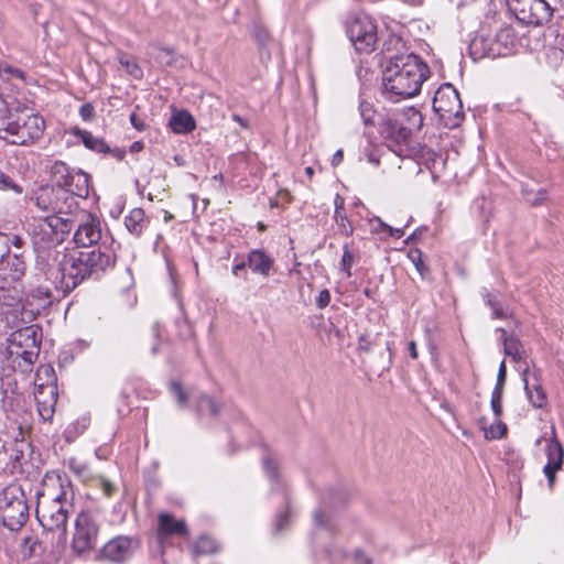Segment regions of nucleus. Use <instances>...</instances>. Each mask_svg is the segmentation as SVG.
Segmentation results:
<instances>
[{"mask_svg":"<svg viewBox=\"0 0 564 564\" xmlns=\"http://www.w3.org/2000/svg\"><path fill=\"white\" fill-rule=\"evenodd\" d=\"M116 262V249H109L106 243L98 249L55 251L51 261L53 275L47 279H59V289L64 293L75 290L84 280L99 274Z\"/></svg>","mask_w":564,"mask_h":564,"instance_id":"1","label":"nucleus"},{"mask_svg":"<svg viewBox=\"0 0 564 564\" xmlns=\"http://www.w3.org/2000/svg\"><path fill=\"white\" fill-rule=\"evenodd\" d=\"M429 76L430 68L420 56H395L382 73V94L392 102L412 98L420 93Z\"/></svg>","mask_w":564,"mask_h":564,"instance_id":"2","label":"nucleus"},{"mask_svg":"<svg viewBox=\"0 0 564 564\" xmlns=\"http://www.w3.org/2000/svg\"><path fill=\"white\" fill-rule=\"evenodd\" d=\"M72 229L68 218L62 216H46L34 219L30 225L32 245L36 254L37 265H42L45 275H53L51 261L55 251H59L67 235Z\"/></svg>","mask_w":564,"mask_h":564,"instance_id":"3","label":"nucleus"},{"mask_svg":"<svg viewBox=\"0 0 564 564\" xmlns=\"http://www.w3.org/2000/svg\"><path fill=\"white\" fill-rule=\"evenodd\" d=\"M44 127L39 115L15 110L0 119V138L11 144L28 145L42 137Z\"/></svg>","mask_w":564,"mask_h":564,"instance_id":"4","label":"nucleus"},{"mask_svg":"<svg viewBox=\"0 0 564 564\" xmlns=\"http://www.w3.org/2000/svg\"><path fill=\"white\" fill-rule=\"evenodd\" d=\"M15 328L9 338L8 351L11 357L21 359L18 366L23 370H29L39 357L41 344V329L32 323L13 326Z\"/></svg>","mask_w":564,"mask_h":564,"instance_id":"5","label":"nucleus"},{"mask_svg":"<svg viewBox=\"0 0 564 564\" xmlns=\"http://www.w3.org/2000/svg\"><path fill=\"white\" fill-rule=\"evenodd\" d=\"M512 14L524 24L542 25L551 20L564 0H507Z\"/></svg>","mask_w":564,"mask_h":564,"instance_id":"6","label":"nucleus"},{"mask_svg":"<svg viewBox=\"0 0 564 564\" xmlns=\"http://www.w3.org/2000/svg\"><path fill=\"white\" fill-rule=\"evenodd\" d=\"M61 494L50 503L39 502L36 507V518L41 525L47 531H59L63 536L66 533L68 518V491L64 481L58 477Z\"/></svg>","mask_w":564,"mask_h":564,"instance_id":"7","label":"nucleus"},{"mask_svg":"<svg viewBox=\"0 0 564 564\" xmlns=\"http://www.w3.org/2000/svg\"><path fill=\"white\" fill-rule=\"evenodd\" d=\"M29 518V507L22 490L17 486H9L0 494V519L2 524L11 531L22 528Z\"/></svg>","mask_w":564,"mask_h":564,"instance_id":"8","label":"nucleus"},{"mask_svg":"<svg viewBox=\"0 0 564 564\" xmlns=\"http://www.w3.org/2000/svg\"><path fill=\"white\" fill-rule=\"evenodd\" d=\"M433 110L447 128H456L464 120L463 104L452 84H443L434 94Z\"/></svg>","mask_w":564,"mask_h":564,"instance_id":"9","label":"nucleus"},{"mask_svg":"<svg viewBox=\"0 0 564 564\" xmlns=\"http://www.w3.org/2000/svg\"><path fill=\"white\" fill-rule=\"evenodd\" d=\"M31 200L41 212L50 214L48 216L68 215L77 205L70 194L54 186L37 188Z\"/></svg>","mask_w":564,"mask_h":564,"instance_id":"10","label":"nucleus"},{"mask_svg":"<svg viewBox=\"0 0 564 564\" xmlns=\"http://www.w3.org/2000/svg\"><path fill=\"white\" fill-rule=\"evenodd\" d=\"M99 524L96 517L87 510L78 513L75 521V532L72 541L73 551L85 554L95 549L99 536Z\"/></svg>","mask_w":564,"mask_h":564,"instance_id":"11","label":"nucleus"},{"mask_svg":"<svg viewBox=\"0 0 564 564\" xmlns=\"http://www.w3.org/2000/svg\"><path fill=\"white\" fill-rule=\"evenodd\" d=\"M22 284L14 279L0 274V306L8 324L19 326L22 308Z\"/></svg>","mask_w":564,"mask_h":564,"instance_id":"12","label":"nucleus"},{"mask_svg":"<svg viewBox=\"0 0 564 564\" xmlns=\"http://www.w3.org/2000/svg\"><path fill=\"white\" fill-rule=\"evenodd\" d=\"M347 35L355 50L370 53L377 43V25L368 15H357L346 24Z\"/></svg>","mask_w":564,"mask_h":564,"instance_id":"13","label":"nucleus"},{"mask_svg":"<svg viewBox=\"0 0 564 564\" xmlns=\"http://www.w3.org/2000/svg\"><path fill=\"white\" fill-rule=\"evenodd\" d=\"M74 242L79 248L98 249L101 245L106 243L109 249H115V241L104 234L101 221L91 215H88L86 220L80 223L74 234Z\"/></svg>","mask_w":564,"mask_h":564,"instance_id":"14","label":"nucleus"},{"mask_svg":"<svg viewBox=\"0 0 564 564\" xmlns=\"http://www.w3.org/2000/svg\"><path fill=\"white\" fill-rule=\"evenodd\" d=\"M140 547V540L134 535H118L109 540L98 553L101 561L121 564L130 560Z\"/></svg>","mask_w":564,"mask_h":564,"instance_id":"15","label":"nucleus"},{"mask_svg":"<svg viewBox=\"0 0 564 564\" xmlns=\"http://www.w3.org/2000/svg\"><path fill=\"white\" fill-rule=\"evenodd\" d=\"M379 132L388 148L398 155H403L404 148L411 138V128L398 116H387L379 123Z\"/></svg>","mask_w":564,"mask_h":564,"instance_id":"16","label":"nucleus"},{"mask_svg":"<svg viewBox=\"0 0 564 564\" xmlns=\"http://www.w3.org/2000/svg\"><path fill=\"white\" fill-rule=\"evenodd\" d=\"M53 300L52 290L48 285L32 286L26 292L20 310V324L32 323L37 315L44 312Z\"/></svg>","mask_w":564,"mask_h":564,"instance_id":"17","label":"nucleus"},{"mask_svg":"<svg viewBox=\"0 0 564 564\" xmlns=\"http://www.w3.org/2000/svg\"><path fill=\"white\" fill-rule=\"evenodd\" d=\"M545 440L544 453L546 464L543 467V474L547 480L549 489H553L556 480V473L563 468L564 448L556 436L555 427H551V436Z\"/></svg>","mask_w":564,"mask_h":564,"instance_id":"18","label":"nucleus"},{"mask_svg":"<svg viewBox=\"0 0 564 564\" xmlns=\"http://www.w3.org/2000/svg\"><path fill=\"white\" fill-rule=\"evenodd\" d=\"M522 379L527 397L532 406L543 408L546 402V394L540 383V371L534 370L530 373L529 367H527L522 372Z\"/></svg>","mask_w":564,"mask_h":564,"instance_id":"19","label":"nucleus"},{"mask_svg":"<svg viewBox=\"0 0 564 564\" xmlns=\"http://www.w3.org/2000/svg\"><path fill=\"white\" fill-rule=\"evenodd\" d=\"M57 397V386H47L43 389L35 388L34 399L36 401L39 415L43 421H50L53 417Z\"/></svg>","mask_w":564,"mask_h":564,"instance_id":"20","label":"nucleus"},{"mask_svg":"<svg viewBox=\"0 0 564 564\" xmlns=\"http://www.w3.org/2000/svg\"><path fill=\"white\" fill-rule=\"evenodd\" d=\"M492 37L491 47L488 48L490 58L509 55L517 43V36L510 26L500 28Z\"/></svg>","mask_w":564,"mask_h":564,"instance_id":"21","label":"nucleus"},{"mask_svg":"<svg viewBox=\"0 0 564 564\" xmlns=\"http://www.w3.org/2000/svg\"><path fill=\"white\" fill-rule=\"evenodd\" d=\"M66 178L67 184H62L59 188L70 194L73 198H86L89 194V176L82 170H73Z\"/></svg>","mask_w":564,"mask_h":564,"instance_id":"22","label":"nucleus"},{"mask_svg":"<svg viewBox=\"0 0 564 564\" xmlns=\"http://www.w3.org/2000/svg\"><path fill=\"white\" fill-rule=\"evenodd\" d=\"M187 534L186 523L183 520H175L169 513H161L158 522V535L162 540L172 535L185 536Z\"/></svg>","mask_w":564,"mask_h":564,"instance_id":"23","label":"nucleus"},{"mask_svg":"<svg viewBox=\"0 0 564 564\" xmlns=\"http://www.w3.org/2000/svg\"><path fill=\"white\" fill-rule=\"evenodd\" d=\"M2 397V410L7 413V417L18 424V429L20 430V434L22 433L23 425L26 424V420L24 416L26 413H21V404L20 398L14 392L11 395H8L7 390H4Z\"/></svg>","mask_w":564,"mask_h":564,"instance_id":"24","label":"nucleus"},{"mask_svg":"<svg viewBox=\"0 0 564 564\" xmlns=\"http://www.w3.org/2000/svg\"><path fill=\"white\" fill-rule=\"evenodd\" d=\"M273 265V259L261 249L251 250L248 254V267L252 272L268 276Z\"/></svg>","mask_w":564,"mask_h":564,"instance_id":"25","label":"nucleus"},{"mask_svg":"<svg viewBox=\"0 0 564 564\" xmlns=\"http://www.w3.org/2000/svg\"><path fill=\"white\" fill-rule=\"evenodd\" d=\"M69 133L80 139L83 144L90 151L96 153H107L110 151V147L106 143L102 138L95 137L91 132L83 130L80 128H72Z\"/></svg>","mask_w":564,"mask_h":564,"instance_id":"26","label":"nucleus"},{"mask_svg":"<svg viewBox=\"0 0 564 564\" xmlns=\"http://www.w3.org/2000/svg\"><path fill=\"white\" fill-rule=\"evenodd\" d=\"M497 332L501 333L505 354L511 357L514 361H521L525 358V349L521 340L513 335H507L506 329L498 328Z\"/></svg>","mask_w":564,"mask_h":564,"instance_id":"27","label":"nucleus"},{"mask_svg":"<svg viewBox=\"0 0 564 564\" xmlns=\"http://www.w3.org/2000/svg\"><path fill=\"white\" fill-rule=\"evenodd\" d=\"M148 225L149 219L145 217V213L142 208H133L124 217V226L134 237H140Z\"/></svg>","mask_w":564,"mask_h":564,"instance_id":"28","label":"nucleus"},{"mask_svg":"<svg viewBox=\"0 0 564 564\" xmlns=\"http://www.w3.org/2000/svg\"><path fill=\"white\" fill-rule=\"evenodd\" d=\"M26 269V262L23 252H12L9 250V254L6 257V263L0 267V270H9L11 276L9 279L20 280Z\"/></svg>","mask_w":564,"mask_h":564,"instance_id":"29","label":"nucleus"},{"mask_svg":"<svg viewBox=\"0 0 564 564\" xmlns=\"http://www.w3.org/2000/svg\"><path fill=\"white\" fill-rule=\"evenodd\" d=\"M170 127L174 133L185 134L195 129V120L188 111H177L172 115Z\"/></svg>","mask_w":564,"mask_h":564,"instance_id":"30","label":"nucleus"},{"mask_svg":"<svg viewBox=\"0 0 564 564\" xmlns=\"http://www.w3.org/2000/svg\"><path fill=\"white\" fill-rule=\"evenodd\" d=\"M494 37L484 34L477 35L469 44V53L474 59L489 57L488 48L491 47Z\"/></svg>","mask_w":564,"mask_h":564,"instance_id":"31","label":"nucleus"},{"mask_svg":"<svg viewBox=\"0 0 564 564\" xmlns=\"http://www.w3.org/2000/svg\"><path fill=\"white\" fill-rule=\"evenodd\" d=\"M55 370L51 365L39 367L35 376V388H46L47 386H57Z\"/></svg>","mask_w":564,"mask_h":564,"instance_id":"32","label":"nucleus"},{"mask_svg":"<svg viewBox=\"0 0 564 564\" xmlns=\"http://www.w3.org/2000/svg\"><path fill=\"white\" fill-rule=\"evenodd\" d=\"M74 169H70L63 161H55L51 166V177L54 182V187H61L62 184H67L66 178L70 177L69 174Z\"/></svg>","mask_w":564,"mask_h":564,"instance_id":"33","label":"nucleus"},{"mask_svg":"<svg viewBox=\"0 0 564 564\" xmlns=\"http://www.w3.org/2000/svg\"><path fill=\"white\" fill-rule=\"evenodd\" d=\"M370 230L375 234H384L387 237L401 238L404 235V229L393 228L383 223L380 218L376 217L370 220Z\"/></svg>","mask_w":564,"mask_h":564,"instance_id":"34","label":"nucleus"},{"mask_svg":"<svg viewBox=\"0 0 564 564\" xmlns=\"http://www.w3.org/2000/svg\"><path fill=\"white\" fill-rule=\"evenodd\" d=\"M197 410L202 414L207 413L217 416L220 412V404L210 397L203 394L197 400Z\"/></svg>","mask_w":564,"mask_h":564,"instance_id":"35","label":"nucleus"},{"mask_svg":"<svg viewBox=\"0 0 564 564\" xmlns=\"http://www.w3.org/2000/svg\"><path fill=\"white\" fill-rule=\"evenodd\" d=\"M119 63L133 78H142L143 70L141 69V67L133 57L122 53L119 55Z\"/></svg>","mask_w":564,"mask_h":564,"instance_id":"36","label":"nucleus"},{"mask_svg":"<svg viewBox=\"0 0 564 564\" xmlns=\"http://www.w3.org/2000/svg\"><path fill=\"white\" fill-rule=\"evenodd\" d=\"M217 550L218 545L216 541L208 536H200L194 545V552L200 555L213 554L217 552Z\"/></svg>","mask_w":564,"mask_h":564,"instance_id":"37","label":"nucleus"},{"mask_svg":"<svg viewBox=\"0 0 564 564\" xmlns=\"http://www.w3.org/2000/svg\"><path fill=\"white\" fill-rule=\"evenodd\" d=\"M547 62L552 67H557L564 58V34L556 45L547 50Z\"/></svg>","mask_w":564,"mask_h":564,"instance_id":"38","label":"nucleus"},{"mask_svg":"<svg viewBox=\"0 0 564 564\" xmlns=\"http://www.w3.org/2000/svg\"><path fill=\"white\" fill-rule=\"evenodd\" d=\"M402 118H405L409 122V126H406V128H411V132L413 130H420L423 126V116L422 113L411 107V108H408L403 113H402Z\"/></svg>","mask_w":564,"mask_h":564,"instance_id":"39","label":"nucleus"},{"mask_svg":"<svg viewBox=\"0 0 564 564\" xmlns=\"http://www.w3.org/2000/svg\"><path fill=\"white\" fill-rule=\"evenodd\" d=\"M485 431V437L487 440H499L502 438L507 433V425L500 421L497 420L492 424H490L489 427H484Z\"/></svg>","mask_w":564,"mask_h":564,"instance_id":"40","label":"nucleus"},{"mask_svg":"<svg viewBox=\"0 0 564 564\" xmlns=\"http://www.w3.org/2000/svg\"><path fill=\"white\" fill-rule=\"evenodd\" d=\"M334 219L338 226V230H339L340 235L349 237L354 234V227L345 212L334 214Z\"/></svg>","mask_w":564,"mask_h":564,"instance_id":"41","label":"nucleus"},{"mask_svg":"<svg viewBox=\"0 0 564 564\" xmlns=\"http://www.w3.org/2000/svg\"><path fill=\"white\" fill-rule=\"evenodd\" d=\"M359 112L365 126H373L376 123V110L372 104L365 100L360 101Z\"/></svg>","mask_w":564,"mask_h":564,"instance_id":"42","label":"nucleus"},{"mask_svg":"<svg viewBox=\"0 0 564 564\" xmlns=\"http://www.w3.org/2000/svg\"><path fill=\"white\" fill-rule=\"evenodd\" d=\"M0 77L4 80H9L12 77L20 79L21 82L25 80V73L17 67H13L8 64L0 65Z\"/></svg>","mask_w":564,"mask_h":564,"instance_id":"43","label":"nucleus"},{"mask_svg":"<svg viewBox=\"0 0 564 564\" xmlns=\"http://www.w3.org/2000/svg\"><path fill=\"white\" fill-rule=\"evenodd\" d=\"M354 262H355V256L349 250L348 243H345L343 246V257H341V260H340V268L346 273L347 278L351 276L350 269H351Z\"/></svg>","mask_w":564,"mask_h":564,"instance_id":"44","label":"nucleus"},{"mask_svg":"<svg viewBox=\"0 0 564 564\" xmlns=\"http://www.w3.org/2000/svg\"><path fill=\"white\" fill-rule=\"evenodd\" d=\"M0 191H3V192L12 191L17 195H20L23 192L22 187L19 184H17L9 175L4 174L1 170H0Z\"/></svg>","mask_w":564,"mask_h":564,"instance_id":"45","label":"nucleus"},{"mask_svg":"<svg viewBox=\"0 0 564 564\" xmlns=\"http://www.w3.org/2000/svg\"><path fill=\"white\" fill-rule=\"evenodd\" d=\"M89 423L90 420L88 416H82L76 420L66 430L67 438H69L72 434H74V436L82 434L88 427Z\"/></svg>","mask_w":564,"mask_h":564,"instance_id":"46","label":"nucleus"},{"mask_svg":"<svg viewBox=\"0 0 564 564\" xmlns=\"http://www.w3.org/2000/svg\"><path fill=\"white\" fill-rule=\"evenodd\" d=\"M263 468L272 482V485L278 484L279 481V474H278V463L271 458L265 457L263 458Z\"/></svg>","mask_w":564,"mask_h":564,"instance_id":"47","label":"nucleus"},{"mask_svg":"<svg viewBox=\"0 0 564 564\" xmlns=\"http://www.w3.org/2000/svg\"><path fill=\"white\" fill-rule=\"evenodd\" d=\"M170 391L176 399L180 406L184 408L187 404V393L183 389L182 384L177 381H173L170 384Z\"/></svg>","mask_w":564,"mask_h":564,"instance_id":"48","label":"nucleus"},{"mask_svg":"<svg viewBox=\"0 0 564 564\" xmlns=\"http://www.w3.org/2000/svg\"><path fill=\"white\" fill-rule=\"evenodd\" d=\"M502 391L494 389L491 393L490 405L491 410L497 419L502 414Z\"/></svg>","mask_w":564,"mask_h":564,"instance_id":"49","label":"nucleus"},{"mask_svg":"<svg viewBox=\"0 0 564 564\" xmlns=\"http://www.w3.org/2000/svg\"><path fill=\"white\" fill-rule=\"evenodd\" d=\"M36 546H40V542L37 538L29 535L23 539L22 542V552L24 556L31 557L36 552Z\"/></svg>","mask_w":564,"mask_h":564,"instance_id":"50","label":"nucleus"},{"mask_svg":"<svg viewBox=\"0 0 564 564\" xmlns=\"http://www.w3.org/2000/svg\"><path fill=\"white\" fill-rule=\"evenodd\" d=\"M98 487L101 489L104 495L108 498L112 497L116 492L117 488L116 486L106 477L100 476L98 478Z\"/></svg>","mask_w":564,"mask_h":564,"instance_id":"51","label":"nucleus"},{"mask_svg":"<svg viewBox=\"0 0 564 564\" xmlns=\"http://www.w3.org/2000/svg\"><path fill=\"white\" fill-rule=\"evenodd\" d=\"M28 446V444L23 441L18 442V440L14 441L11 448L10 458L14 462H19L23 455H24V448Z\"/></svg>","mask_w":564,"mask_h":564,"instance_id":"52","label":"nucleus"},{"mask_svg":"<svg viewBox=\"0 0 564 564\" xmlns=\"http://www.w3.org/2000/svg\"><path fill=\"white\" fill-rule=\"evenodd\" d=\"M68 468L78 476H85L88 468L87 465L83 462L77 460L76 458H70L68 460Z\"/></svg>","mask_w":564,"mask_h":564,"instance_id":"53","label":"nucleus"},{"mask_svg":"<svg viewBox=\"0 0 564 564\" xmlns=\"http://www.w3.org/2000/svg\"><path fill=\"white\" fill-rule=\"evenodd\" d=\"M9 239L8 235L0 234V267L6 263V257L9 254Z\"/></svg>","mask_w":564,"mask_h":564,"instance_id":"54","label":"nucleus"},{"mask_svg":"<svg viewBox=\"0 0 564 564\" xmlns=\"http://www.w3.org/2000/svg\"><path fill=\"white\" fill-rule=\"evenodd\" d=\"M330 303V293L327 289H324L319 292L315 300V304L318 308L323 310L327 307Z\"/></svg>","mask_w":564,"mask_h":564,"instance_id":"55","label":"nucleus"},{"mask_svg":"<svg viewBox=\"0 0 564 564\" xmlns=\"http://www.w3.org/2000/svg\"><path fill=\"white\" fill-rule=\"evenodd\" d=\"M506 377H507V368H506V362L502 361L499 366V370H498V375H497V382H496V386L494 389H498L499 391H502L503 392V387H505V382H506Z\"/></svg>","mask_w":564,"mask_h":564,"instance_id":"56","label":"nucleus"},{"mask_svg":"<svg viewBox=\"0 0 564 564\" xmlns=\"http://www.w3.org/2000/svg\"><path fill=\"white\" fill-rule=\"evenodd\" d=\"M79 115L84 121H91L95 115V108L91 104H84L79 108Z\"/></svg>","mask_w":564,"mask_h":564,"instance_id":"57","label":"nucleus"},{"mask_svg":"<svg viewBox=\"0 0 564 564\" xmlns=\"http://www.w3.org/2000/svg\"><path fill=\"white\" fill-rule=\"evenodd\" d=\"M373 343L366 335H361L358 338V351L360 354H367L371 350Z\"/></svg>","mask_w":564,"mask_h":564,"instance_id":"58","label":"nucleus"},{"mask_svg":"<svg viewBox=\"0 0 564 564\" xmlns=\"http://www.w3.org/2000/svg\"><path fill=\"white\" fill-rule=\"evenodd\" d=\"M8 239H9V248L10 249H11V247H13L15 249L14 252H22L21 249L25 245V241L22 237H20L18 235H13V236L8 235Z\"/></svg>","mask_w":564,"mask_h":564,"instance_id":"59","label":"nucleus"},{"mask_svg":"<svg viewBox=\"0 0 564 564\" xmlns=\"http://www.w3.org/2000/svg\"><path fill=\"white\" fill-rule=\"evenodd\" d=\"M289 517H290V511L289 510L283 511L282 513H280L276 517V520H275V530L276 531H282L283 530L284 524L289 520Z\"/></svg>","mask_w":564,"mask_h":564,"instance_id":"60","label":"nucleus"},{"mask_svg":"<svg viewBox=\"0 0 564 564\" xmlns=\"http://www.w3.org/2000/svg\"><path fill=\"white\" fill-rule=\"evenodd\" d=\"M545 194L546 192L543 189H540L538 194L535 195H531V194H527V197L525 199L532 204V205H536V204H540L541 202H543L545 199Z\"/></svg>","mask_w":564,"mask_h":564,"instance_id":"61","label":"nucleus"},{"mask_svg":"<svg viewBox=\"0 0 564 564\" xmlns=\"http://www.w3.org/2000/svg\"><path fill=\"white\" fill-rule=\"evenodd\" d=\"M314 522L319 528H328V521L326 520L325 514L319 510L314 513Z\"/></svg>","mask_w":564,"mask_h":564,"instance_id":"62","label":"nucleus"},{"mask_svg":"<svg viewBox=\"0 0 564 564\" xmlns=\"http://www.w3.org/2000/svg\"><path fill=\"white\" fill-rule=\"evenodd\" d=\"M107 153H109L112 158H115L118 161H122L127 154L126 150L121 148H110V151H108Z\"/></svg>","mask_w":564,"mask_h":564,"instance_id":"63","label":"nucleus"},{"mask_svg":"<svg viewBox=\"0 0 564 564\" xmlns=\"http://www.w3.org/2000/svg\"><path fill=\"white\" fill-rule=\"evenodd\" d=\"M355 560L357 564H371V560L367 557L362 552L357 551L355 553Z\"/></svg>","mask_w":564,"mask_h":564,"instance_id":"64","label":"nucleus"}]
</instances>
